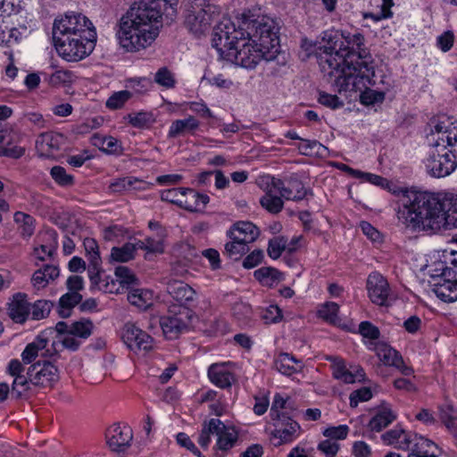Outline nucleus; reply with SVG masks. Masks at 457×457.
Segmentation results:
<instances>
[{
  "label": "nucleus",
  "instance_id": "f257e3e1",
  "mask_svg": "<svg viewBox=\"0 0 457 457\" xmlns=\"http://www.w3.org/2000/svg\"><path fill=\"white\" fill-rule=\"evenodd\" d=\"M212 46L220 58L245 69H254L262 60L271 62L280 54L279 39L274 27L262 20L244 15L237 27L229 19L222 20L212 31Z\"/></svg>",
  "mask_w": 457,
  "mask_h": 457
},
{
  "label": "nucleus",
  "instance_id": "f03ea898",
  "mask_svg": "<svg viewBox=\"0 0 457 457\" xmlns=\"http://www.w3.org/2000/svg\"><path fill=\"white\" fill-rule=\"evenodd\" d=\"M344 44L337 53L320 59V69L335 87L340 89L360 88L372 84L374 61L364 47V37L357 32L341 33Z\"/></svg>",
  "mask_w": 457,
  "mask_h": 457
},
{
  "label": "nucleus",
  "instance_id": "7ed1b4c3",
  "mask_svg": "<svg viewBox=\"0 0 457 457\" xmlns=\"http://www.w3.org/2000/svg\"><path fill=\"white\" fill-rule=\"evenodd\" d=\"M393 194L399 196L398 220L406 228L435 232L445 225L444 204L435 194L407 188Z\"/></svg>",
  "mask_w": 457,
  "mask_h": 457
},
{
  "label": "nucleus",
  "instance_id": "20e7f679",
  "mask_svg": "<svg viewBox=\"0 0 457 457\" xmlns=\"http://www.w3.org/2000/svg\"><path fill=\"white\" fill-rule=\"evenodd\" d=\"M130 6L120 18L116 37L120 46L134 53L150 46L162 26V11Z\"/></svg>",
  "mask_w": 457,
  "mask_h": 457
},
{
  "label": "nucleus",
  "instance_id": "39448f33",
  "mask_svg": "<svg viewBox=\"0 0 457 457\" xmlns=\"http://www.w3.org/2000/svg\"><path fill=\"white\" fill-rule=\"evenodd\" d=\"M435 143L425 161L428 172L436 178L450 175L457 167V129L439 120L431 131Z\"/></svg>",
  "mask_w": 457,
  "mask_h": 457
},
{
  "label": "nucleus",
  "instance_id": "423d86ee",
  "mask_svg": "<svg viewBox=\"0 0 457 457\" xmlns=\"http://www.w3.org/2000/svg\"><path fill=\"white\" fill-rule=\"evenodd\" d=\"M96 29L91 21L85 15L78 12H68L59 19H55L53 25V41L65 42L71 37L81 33H90Z\"/></svg>",
  "mask_w": 457,
  "mask_h": 457
},
{
  "label": "nucleus",
  "instance_id": "0eeeda50",
  "mask_svg": "<svg viewBox=\"0 0 457 457\" xmlns=\"http://www.w3.org/2000/svg\"><path fill=\"white\" fill-rule=\"evenodd\" d=\"M96 41V29L90 33H81L71 37L65 42H55L54 46L59 54L68 62H78L88 56L95 48Z\"/></svg>",
  "mask_w": 457,
  "mask_h": 457
},
{
  "label": "nucleus",
  "instance_id": "6e6552de",
  "mask_svg": "<svg viewBox=\"0 0 457 457\" xmlns=\"http://www.w3.org/2000/svg\"><path fill=\"white\" fill-rule=\"evenodd\" d=\"M193 311L187 307L179 309L170 304L167 315L160 319V325L166 338L171 340L187 331L191 324Z\"/></svg>",
  "mask_w": 457,
  "mask_h": 457
},
{
  "label": "nucleus",
  "instance_id": "1a4fd4ad",
  "mask_svg": "<svg viewBox=\"0 0 457 457\" xmlns=\"http://www.w3.org/2000/svg\"><path fill=\"white\" fill-rule=\"evenodd\" d=\"M272 421L275 427L271 432V441L274 446L290 444L300 436V425L289 416Z\"/></svg>",
  "mask_w": 457,
  "mask_h": 457
},
{
  "label": "nucleus",
  "instance_id": "9d476101",
  "mask_svg": "<svg viewBox=\"0 0 457 457\" xmlns=\"http://www.w3.org/2000/svg\"><path fill=\"white\" fill-rule=\"evenodd\" d=\"M166 290L179 309L184 307L191 309L197 298L196 291L188 284L180 280H170L167 283Z\"/></svg>",
  "mask_w": 457,
  "mask_h": 457
},
{
  "label": "nucleus",
  "instance_id": "9b49d317",
  "mask_svg": "<svg viewBox=\"0 0 457 457\" xmlns=\"http://www.w3.org/2000/svg\"><path fill=\"white\" fill-rule=\"evenodd\" d=\"M32 385L51 386L59 379L58 369L50 361L32 364L27 372Z\"/></svg>",
  "mask_w": 457,
  "mask_h": 457
},
{
  "label": "nucleus",
  "instance_id": "f8f14e48",
  "mask_svg": "<svg viewBox=\"0 0 457 457\" xmlns=\"http://www.w3.org/2000/svg\"><path fill=\"white\" fill-rule=\"evenodd\" d=\"M121 337L126 345L133 351H149L153 347L152 337L133 323L125 324Z\"/></svg>",
  "mask_w": 457,
  "mask_h": 457
},
{
  "label": "nucleus",
  "instance_id": "ddd939ff",
  "mask_svg": "<svg viewBox=\"0 0 457 457\" xmlns=\"http://www.w3.org/2000/svg\"><path fill=\"white\" fill-rule=\"evenodd\" d=\"M370 301L379 306L388 305L390 287L387 280L379 273L369 275L366 284Z\"/></svg>",
  "mask_w": 457,
  "mask_h": 457
},
{
  "label": "nucleus",
  "instance_id": "4468645a",
  "mask_svg": "<svg viewBox=\"0 0 457 457\" xmlns=\"http://www.w3.org/2000/svg\"><path fill=\"white\" fill-rule=\"evenodd\" d=\"M331 363L333 378L345 384H353L364 378V371L359 367L347 369L345 361L338 356H328L326 358Z\"/></svg>",
  "mask_w": 457,
  "mask_h": 457
},
{
  "label": "nucleus",
  "instance_id": "2eb2a0df",
  "mask_svg": "<svg viewBox=\"0 0 457 457\" xmlns=\"http://www.w3.org/2000/svg\"><path fill=\"white\" fill-rule=\"evenodd\" d=\"M271 182L273 188L277 189L278 194L286 200L300 201L307 195V190L302 181L295 178L282 180L272 177Z\"/></svg>",
  "mask_w": 457,
  "mask_h": 457
},
{
  "label": "nucleus",
  "instance_id": "dca6fc26",
  "mask_svg": "<svg viewBox=\"0 0 457 457\" xmlns=\"http://www.w3.org/2000/svg\"><path fill=\"white\" fill-rule=\"evenodd\" d=\"M133 438L130 427L120 424H113L106 431V442L113 452H123L130 445Z\"/></svg>",
  "mask_w": 457,
  "mask_h": 457
},
{
  "label": "nucleus",
  "instance_id": "f3484780",
  "mask_svg": "<svg viewBox=\"0 0 457 457\" xmlns=\"http://www.w3.org/2000/svg\"><path fill=\"white\" fill-rule=\"evenodd\" d=\"M7 315L17 324H24L30 315V303L27 300V295L15 294L7 303Z\"/></svg>",
  "mask_w": 457,
  "mask_h": 457
},
{
  "label": "nucleus",
  "instance_id": "a211bd4d",
  "mask_svg": "<svg viewBox=\"0 0 457 457\" xmlns=\"http://www.w3.org/2000/svg\"><path fill=\"white\" fill-rule=\"evenodd\" d=\"M212 23V15L206 10H188L185 24L189 31L196 37L204 35Z\"/></svg>",
  "mask_w": 457,
  "mask_h": 457
},
{
  "label": "nucleus",
  "instance_id": "6ab92c4d",
  "mask_svg": "<svg viewBox=\"0 0 457 457\" xmlns=\"http://www.w3.org/2000/svg\"><path fill=\"white\" fill-rule=\"evenodd\" d=\"M54 334L53 328H48L43 330L37 338L30 344H29L21 353L22 361L25 363H31L36 357L38 355L40 351L45 350L42 355H46V346L50 341V337Z\"/></svg>",
  "mask_w": 457,
  "mask_h": 457
},
{
  "label": "nucleus",
  "instance_id": "aec40b11",
  "mask_svg": "<svg viewBox=\"0 0 457 457\" xmlns=\"http://www.w3.org/2000/svg\"><path fill=\"white\" fill-rule=\"evenodd\" d=\"M19 136L8 129H0V155L18 159L25 153V148L17 145Z\"/></svg>",
  "mask_w": 457,
  "mask_h": 457
},
{
  "label": "nucleus",
  "instance_id": "412c9836",
  "mask_svg": "<svg viewBox=\"0 0 457 457\" xmlns=\"http://www.w3.org/2000/svg\"><path fill=\"white\" fill-rule=\"evenodd\" d=\"M53 328L54 330V333L69 331L80 340L87 339L91 336L94 328V324L90 320L83 318L80 319L79 320L73 321L71 323L59 321Z\"/></svg>",
  "mask_w": 457,
  "mask_h": 457
},
{
  "label": "nucleus",
  "instance_id": "4be33fe9",
  "mask_svg": "<svg viewBox=\"0 0 457 457\" xmlns=\"http://www.w3.org/2000/svg\"><path fill=\"white\" fill-rule=\"evenodd\" d=\"M50 338L53 339L51 349L47 348L46 350V354L49 355L55 354L63 349L77 351L81 345V341L69 331L62 333L55 332Z\"/></svg>",
  "mask_w": 457,
  "mask_h": 457
},
{
  "label": "nucleus",
  "instance_id": "5701e85b",
  "mask_svg": "<svg viewBox=\"0 0 457 457\" xmlns=\"http://www.w3.org/2000/svg\"><path fill=\"white\" fill-rule=\"evenodd\" d=\"M22 12V6L15 4L12 0H0V45H2L6 38L4 37V29H8L7 24L9 21L14 24L12 21L17 15Z\"/></svg>",
  "mask_w": 457,
  "mask_h": 457
},
{
  "label": "nucleus",
  "instance_id": "b1692460",
  "mask_svg": "<svg viewBox=\"0 0 457 457\" xmlns=\"http://www.w3.org/2000/svg\"><path fill=\"white\" fill-rule=\"evenodd\" d=\"M227 235L232 240H238L250 244L258 237L259 229L252 222L238 221L227 232Z\"/></svg>",
  "mask_w": 457,
  "mask_h": 457
},
{
  "label": "nucleus",
  "instance_id": "393cba45",
  "mask_svg": "<svg viewBox=\"0 0 457 457\" xmlns=\"http://www.w3.org/2000/svg\"><path fill=\"white\" fill-rule=\"evenodd\" d=\"M64 143L62 134L54 132L42 133L36 141V146L41 155L50 156L58 151Z\"/></svg>",
  "mask_w": 457,
  "mask_h": 457
},
{
  "label": "nucleus",
  "instance_id": "a878e982",
  "mask_svg": "<svg viewBox=\"0 0 457 457\" xmlns=\"http://www.w3.org/2000/svg\"><path fill=\"white\" fill-rule=\"evenodd\" d=\"M453 278H446L441 281L430 282L435 295L445 303L457 300V280Z\"/></svg>",
  "mask_w": 457,
  "mask_h": 457
},
{
  "label": "nucleus",
  "instance_id": "bb28decb",
  "mask_svg": "<svg viewBox=\"0 0 457 457\" xmlns=\"http://www.w3.org/2000/svg\"><path fill=\"white\" fill-rule=\"evenodd\" d=\"M396 419L395 412L387 403L382 404L369 422L371 431L380 432Z\"/></svg>",
  "mask_w": 457,
  "mask_h": 457
},
{
  "label": "nucleus",
  "instance_id": "cd10ccee",
  "mask_svg": "<svg viewBox=\"0 0 457 457\" xmlns=\"http://www.w3.org/2000/svg\"><path fill=\"white\" fill-rule=\"evenodd\" d=\"M372 84L363 85L360 88H349V89H340L339 87H336L339 93L345 91H360V102L363 105H372L378 103H382L385 99V93L383 91H377L370 88V87L374 86L376 84L375 75L372 77Z\"/></svg>",
  "mask_w": 457,
  "mask_h": 457
},
{
  "label": "nucleus",
  "instance_id": "c85d7f7f",
  "mask_svg": "<svg viewBox=\"0 0 457 457\" xmlns=\"http://www.w3.org/2000/svg\"><path fill=\"white\" fill-rule=\"evenodd\" d=\"M199 126L200 122L191 115L183 120H176L169 128L168 137L175 138L187 134H194Z\"/></svg>",
  "mask_w": 457,
  "mask_h": 457
},
{
  "label": "nucleus",
  "instance_id": "c756f323",
  "mask_svg": "<svg viewBox=\"0 0 457 457\" xmlns=\"http://www.w3.org/2000/svg\"><path fill=\"white\" fill-rule=\"evenodd\" d=\"M59 275L60 270L57 266L46 264L34 272L31 283L36 289L39 290L45 288L51 281L57 278Z\"/></svg>",
  "mask_w": 457,
  "mask_h": 457
},
{
  "label": "nucleus",
  "instance_id": "7c9ffc66",
  "mask_svg": "<svg viewBox=\"0 0 457 457\" xmlns=\"http://www.w3.org/2000/svg\"><path fill=\"white\" fill-rule=\"evenodd\" d=\"M208 376L210 380L220 388L231 386L234 381L233 374L226 368L224 364H212L209 367Z\"/></svg>",
  "mask_w": 457,
  "mask_h": 457
},
{
  "label": "nucleus",
  "instance_id": "2f4dec72",
  "mask_svg": "<svg viewBox=\"0 0 457 457\" xmlns=\"http://www.w3.org/2000/svg\"><path fill=\"white\" fill-rule=\"evenodd\" d=\"M261 205L269 212L276 214L284 207L283 197L273 188L272 182L268 185L267 191L260 199Z\"/></svg>",
  "mask_w": 457,
  "mask_h": 457
},
{
  "label": "nucleus",
  "instance_id": "473e14b6",
  "mask_svg": "<svg viewBox=\"0 0 457 457\" xmlns=\"http://www.w3.org/2000/svg\"><path fill=\"white\" fill-rule=\"evenodd\" d=\"M209 201L210 198L207 195L200 194L191 188H187L181 208L190 212H198L204 209Z\"/></svg>",
  "mask_w": 457,
  "mask_h": 457
},
{
  "label": "nucleus",
  "instance_id": "72a5a7b5",
  "mask_svg": "<svg viewBox=\"0 0 457 457\" xmlns=\"http://www.w3.org/2000/svg\"><path fill=\"white\" fill-rule=\"evenodd\" d=\"M217 443L215 448L217 451L223 453L228 452L236 445L238 439V433L234 428L227 427L224 425L223 428L216 433Z\"/></svg>",
  "mask_w": 457,
  "mask_h": 457
},
{
  "label": "nucleus",
  "instance_id": "f704fd0d",
  "mask_svg": "<svg viewBox=\"0 0 457 457\" xmlns=\"http://www.w3.org/2000/svg\"><path fill=\"white\" fill-rule=\"evenodd\" d=\"M432 447H436V445L431 440L416 435L409 450L408 457H436L431 451Z\"/></svg>",
  "mask_w": 457,
  "mask_h": 457
},
{
  "label": "nucleus",
  "instance_id": "c9c22d12",
  "mask_svg": "<svg viewBox=\"0 0 457 457\" xmlns=\"http://www.w3.org/2000/svg\"><path fill=\"white\" fill-rule=\"evenodd\" d=\"M321 42L323 45L320 48L323 49V53L320 56V64L322 57L330 54V53H337L338 48H340V44H344L341 33L335 30L324 31L321 35Z\"/></svg>",
  "mask_w": 457,
  "mask_h": 457
},
{
  "label": "nucleus",
  "instance_id": "e433bc0d",
  "mask_svg": "<svg viewBox=\"0 0 457 457\" xmlns=\"http://www.w3.org/2000/svg\"><path fill=\"white\" fill-rule=\"evenodd\" d=\"M129 302L140 310H146L153 305L154 292L148 289L136 288L129 292Z\"/></svg>",
  "mask_w": 457,
  "mask_h": 457
},
{
  "label": "nucleus",
  "instance_id": "4c0bfd02",
  "mask_svg": "<svg viewBox=\"0 0 457 457\" xmlns=\"http://www.w3.org/2000/svg\"><path fill=\"white\" fill-rule=\"evenodd\" d=\"M274 365L278 371L286 376H291L301 369L300 361L287 353H280Z\"/></svg>",
  "mask_w": 457,
  "mask_h": 457
},
{
  "label": "nucleus",
  "instance_id": "58836bf2",
  "mask_svg": "<svg viewBox=\"0 0 457 457\" xmlns=\"http://www.w3.org/2000/svg\"><path fill=\"white\" fill-rule=\"evenodd\" d=\"M46 237V239L44 240V243L34 249L35 255L40 261H45L46 257H53L58 247L55 232H47Z\"/></svg>",
  "mask_w": 457,
  "mask_h": 457
},
{
  "label": "nucleus",
  "instance_id": "ea45409f",
  "mask_svg": "<svg viewBox=\"0 0 457 457\" xmlns=\"http://www.w3.org/2000/svg\"><path fill=\"white\" fill-rule=\"evenodd\" d=\"M82 301V295L78 292H67L59 299L58 312L62 318L71 316V309Z\"/></svg>",
  "mask_w": 457,
  "mask_h": 457
},
{
  "label": "nucleus",
  "instance_id": "a19ab883",
  "mask_svg": "<svg viewBox=\"0 0 457 457\" xmlns=\"http://www.w3.org/2000/svg\"><path fill=\"white\" fill-rule=\"evenodd\" d=\"M224 428V423L219 419H211L204 423L198 437V444L203 448H207L211 443V435H216L220 428Z\"/></svg>",
  "mask_w": 457,
  "mask_h": 457
},
{
  "label": "nucleus",
  "instance_id": "79ce46f5",
  "mask_svg": "<svg viewBox=\"0 0 457 457\" xmlns=\"http://www.w3.org/2000/svg\"><path fill=\"white\" fill-rule=\"evenodd\" d=\"M139 184L142 181L134 177H123L112 180L110 183L109 189L113 193H121L123 191L139 189Z\"/></svg>",
  "mask_w": 457,
  "mask_h": 457
},
{
  "label": "nucleus",
  "instance_id": "37998d69",
  "mask_svg": "<svg viewBox=\"0 0 457 457\" xmlns=\"http://www.w3.org/2000/svg\"><path fill=\"white\" fill-rule=\"evenodd\" d=\"M299 152L303 155L324 156L328 148L317 140L301 139L297 145Z\"/></svg>",
  "mask_w": 457,
  "mask_h": 457
},
{
  "label": "nucleus",
  "instance_id": "c03bdc74",
  "mask_svg": "<svg viewBox=\"0 0 457 457\" xmlns=\"http://www.w3.org/2000/svg\"><path fill=\"white\" fill-rule=\"evenodd\" d=\"M136 250L137 245L132 243H126L120 247H112L111 259L113 262H127L134 258Z\"/></svg>",
  "mask_w": 457,
  "mask_h": 457
},
{
  "label": "nucleus",
  "instance_id": "a18cd8bd",
  "mask_svg": "<svg viewBox=\"0 0 457 457\" xmlns=\"http://www.w3.org/2000/svg\"><path fill=\"white\" fill-rule=\"evenodd\" d=\"M14 221L19 225L22 237H29L34 233L35 220L29 214L22 212H16L13 216Z\"/></svg>",
  "mask_w": 457,
  "mask_h": 457
},
{
  "label": "nucleus",
  "instance_id": "49530a36",
  "mask_svg": "<svg viewBox=\"0 0 457 457\" xmlns=\"http://www.w3.org/2000/svg\"><path fill=\"white\" fill-rule=\"evenodd\" d=\"M289 398H285L280 394H276L271 404L270 415L271 420L288 416L287 410L289 408Z\"/></svg>",
  "mask_w": 457,
  "mask_h": 457
},
{
  "label": "nucleus",
  "instance_id": "de8ad7c7",
  "mask_svg": "<svg viewBox=\"0 0 457 457\" xmlns=\"http://www.w3.org/2000/svg\"><path fill=\"white\" fill-rule=\"evenodd\" d=\"M54 306L53 302L48 300H37L30 303V319L39 320L46 318Z\"/></svg>",
  "mask_w": 457,
  "mask_h": 457
},
{
  "label": "nucleus",
  "instance_id": "09e8293b",
  "mask_svg": "<svg viewBox=\"0 0 457 457\" xmlns=\"http://www.w3.org/2000/svg\"><path fill=\"white\" fill-rule=\"evenodd\" d=\"M339 306L334 302H328L321 305L318 311L319 316L326 321L337 325L340 322L338 317Z\"/></svg>",
  "mask_w": 457,
  "mask_h": 457
},
{
  "label": "nucleus",
  "instance_id": "8fccbe9b",
  "mask_svg": "<svg viewBox=\"0 0 457 457\" xmlns=\"http://www.w3.org/2000/svg\"><path fill=\"white\" fill-rule=\"evenodd\" d=\"M350 170H352L354 173V177L360 178L362 180L369 182L370 184L376 185L380 187L381 188L388 189L389 191H394L391 188V183L385 178L376 175L370 172H362L361 170H353L352 168H348Z\"/></svg>",
  "mask_w": 457,
  "mask_h": 457
},
{
  "label": "nucleus",
  "instance_id": "3c124183",
  "mask_svg": "<svg viewBox=\"0 0 457 457\" xmlns=\"http://www.w3.org/2000/svg\"><path fill=\"white\" fill-rule=\"evenodd\" d=\"M27 23L26 20L22 22L17 21L18 27L13 26L8 29L4 28V37L6 40L1 46H6L11 42L17 43L28 32Z\"/></svg>",
  "mask_w": 457,
  "mask_h": 457
},
{
  "label": "nucleus",
  "instance_id": "603ef678",
  "mask_svg": "<svg viewBox=\"0 0 457 457\" xmlns=\"http://www.w3.org/2000/svg\"><path fill=\"white\" fill-rule=\"evenodd\" d=\"M137 249L145 250L151 253H162L164 251L163 240L159 238L146 237L144 240H138L136 243Z\"/></svg>",
  "mask_w": 457,
  "mask_h": 457
},
{
  "label": "nucleus",
  "instance_id": "864d4df0",
  "mask_svg": "<svg viewBox=\"0 0 457 457\" xmlns=\"http://www.w3.org/2000/svg\"><path fill=\"white\" fill-rule=\"evenodd\" d=\"M30 385L32 383L30 382L29 377H26L24 375H19L14 378L12 389H11V395L12 396L15 398H21L24 396L28 391L30 389Z\"/></svg>",
  "mask_w": 457,
  "mask_h": 457
},
{
  "label": "nucleus",
  "instance_id": "5fc2aeb1",
  "mask_svg": "<svg viewBox=\"0 0 457 457\" xmlns=\"http://www.w3.org/2000/svg\"><path fill=\"white\" fill-rule=\"evenodd\" d=\"M254 278L264 285H270L273 282L279 280L281 273L271 267H262L258 269L253 273Z\"/></svg>",
  "mask_w": 457,
  "mask_h": 457
},
{
  "label": "nucleus",
  "instance_id": "6e6d98bb",
  "mask_svg": "<svg viewBox=\"0 0 457 457\" xmlns=\"http://www.w3.org/2000/svg\"><path fill=\"white\" fill-rule=\"evenodd\" d=\"M154 82L166 89L173 88L176 86L174 74L166 67H162L156 71Z\"/></svg>",
  "mask_w": 457,
  "mask_h": 457
},
{
  "label": "nucleus",
  "instance_id": "4d7b16f0",
  "mask_svg": "<svg viewBox=\"0 0 457 457\" xmlns=\"http://www.w3.org/2000/svg\"><path fill=\"white\" fill-rule=\"evenodd\" d=\"M248 250V244L243 241L231 239V241L225 245V253L234 260H238Z\"/></svg>",
  "mask_w": 457,
  "mask_h": 457
},
{
  "label": "nucleus",
  "instance_id": "13d9d810",
  "mask_svg": "<svg viewBox=\"0 0 457 457\" xmlns=\"http://www.w3.org/2000/svg\"><path fill=\"white\" fill-rule=\"evenodd\" d=\"M285 250H287V237L280 236L270 239L267 252L271 259H278Z\"/></svg>",
  "mask_w": 457,
  "mask_h": 457
},
{
  "label": "nucleus",
  "instance_id": "bf43d9fd",
  "mask_svg": "<svg viewBox=\"0 0 457 457\" xmlns=\"http://www.w3.org/2000/svg\"><path fill=\"white\" fill-rule=\"evenodd\" d=\"M431 278L430 282L441 281L446 278H455V270L453 268L446 266L445 262H438L435 263V268L430 270Z\"/></svg>",
  "mask_w": 457,
  "mask_h": 457
},
{
  "label": "nucleus",
  "instance_id": "052dcab7",
  "mask_svg": "<svg viewBox=\"0 0 457 457\" xmlns=\"http://www.w3.org/2000/svg\"><path fill=\"white\" fill-rule=\"evenodd\" d=\"M439 418L449 430L457 422V409L451 404L441 405L439 407Z\"/></svg>",
  "mask_w": 457,
  "mask_h": 457
},
{
  "label": "nucleus",
  "instance_id": "680f3d73",
  "mask_svg": "<svg viewBox=\"0 0 457 457\" xmlns=\"http://www.w3.org/2000/svg\"><path fill=\"white\" fill-rule=\"evenodd\" d=\"M186 191L187 188L184 187L163 190L161 193V199L162 201L169 202L181 207L182 202L185 198Z\"/></svg>",
  "mask_w": 457,
  "mask_h": 457
},
{
  "label": "nucleus",
  "instance_id": "e2e57ef3",
  "mask_svg": "<svg viewBox=\"0 0 457 457\" xmlns=\"http://www.w3.org/2000/svg\"><path fill=\"white\" fill-rule=\"evenodd\" d=\"M378 356L386 365L393 367L399 364L403 359L396 350L386 345L379 349Z\"/></svg>",
  "mask_w": 457,
  "mask_h": 457
},
{
  "label": "nucleus",
  "instance_id": "0e129e2a",
  "mask_svg": "<svg viewBox=\"0 0 457 457\" xmlns=\"http://www.w3.org/2000/svg\"><path fill=\"white\" fill-rule=\"evenodd\" d=\"M50 175L53 179L62 187H69L74 183L73 176L68 174L62 166H54L50 170Z\"/></svg>",
  "mask_w": 457,
  "mask_h": 457
},
{
  "label": "nucleus",
  "instance_id": "69168bd1",
  "mask_svg": "<svg viewBox=\"0 0 457 457\" xmlns=\"http://www.w3.org/2000/svg\"><path fill=\"white\" fill-rule=\"evenodd\" d=\"M129 123L136 128H144L153 124L155 121L152 112H139L129 115Z\"/></svg>",
  "mask_w": 457,
  "mask_h": 457
},
{
  "label": "nucleus",
  "instance_id": "338daca9",
  "mask_svg": "<svg viewBox=\"0 0 457 457\" xmlns=\"http://www.w3.org/2000/svg\"><path fill=\"white\" fill-rule=\"evenodd\" d=\"M261 318L266 324L278 323L282 320L283 314L278 305L270 304L262 311Z\"/></svg>",
  "mask_w": 457,
  "mask_h": 457
},
{
  "label": "nucleus",
  "instance_id": "774afa93",
  "mask_svg": "<svg viewBox=\"0 0 457 457\" xmlns=\"http://www.w3.org/2000/svg\"><path fill=\"white\" fill-rule=\"evenodd\" d=\"M131 97V93L128 90H121L113 93L106 101V106L109 109L116 110L124 105Z\"/></svg>",
  "mask_w": 457,
  "mask_h": 457
}]
</instances>
